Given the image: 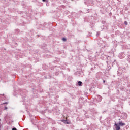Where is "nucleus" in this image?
Segmentation results:
<instances>
[{
  "label": "nucleus",
  "mask_w": 130,
  "mask_h": 130,
  "mask_svg": "<svg viewBox=\"0 0 130 130\" xmlns=\"http://www.w3.org/2000/svg\"><path fill=\"white\" fill-rule=\"evenodd\" d=\"M124 24H125V25H127V22L125 21V22H124Z\"/></svg>",
  "instance_id": "0eeeda50"
},
{
  "label": "nucleus",
  "mask_w": 130,
  "mask_h": 130,
  "mask_svg": "<svg viewBox=\"0 0 130 130\" xmlns=\"http://www.w3.org/2000/svg\"><path fill=\"white\" fill-rule=\"evenodd\" d=\"M118 124L120 126H124V125H125V123H122V122H119Z\"/></svg>",
  "instance_id": "f03ea898"
},
{
  "label": "nucleus",
  "mask_w": 130,
  "mask_h": 130,
  "mask_svg": "<svg viewBox=\"0 0 130 130\" xmlns=\"http://www.w3.org/2000/svg\"><path fill=\"white\" fill-rule=\"evenodd\" d=\"M62 40H63V41H66L67 40V39H66L65 38H63Z\"/></svg>",
  "instance_id": "39448f33"
},
{
  "label": "nucleus",
  "mask_w": 130,
  "mask_h": 130,
  "mask_svg": "<svg viewBox=\"0 0 130 130\" xmlns=\"http://www.w3.org/2000/svg\"><path fill=\"white\" fill-rule=\"evenodd\" d=\"M6 103H4V104H6Z\"/></svg>",
  "instance_id": "f8f14e48"
},
{
  "label": "nucleus",
  "mask_w": 130,
  "mask_h": 130,
  "mask_svg": "<svg viewBox=\"0 0 130 130\" xmlns=\"http://www.w3.org/2000/svg\"><path fill=\"white\" fill-rule=\"evenodd\" d=\"M114 126L115 127V130H120L119 124L115 123Z\"/></svg>",
  "instance_id": "f257e3e1"
},
{
  "label": "nucleus",
  "mask_w": 130,
  "mask_h": 130,
  "mask_svg": "<svg viewBox=\"0 0 130 130\" xmlns=\"http://www.w3.org/2000/svg\"><path fill=\"white\" fill-rule=\"evenodd\" d=\"M45 1H46V0H43V2H45Z\"/></svg>",
  "instance_id": "9d476101"
},
{
  "label": "nucleus",
  "mask_w": 130,
  "mask_h": 130,
  "mask_svg": "<svg viewBox=\"0 0 130 130\" xmlns=\"http://www.w3.org/2000/svg\"><path fill=\"white\" fill-rule=\"evenodd\" d=\"M98 35H100V32H98L96 34V36H98Z\"/></svg>",
  "instance_id": "423d86ee"
},
{
  "label": "nucleus",
  "mask_w": 130,
  "mask_h": 130,
  "mask_svg": "<svg viewBox=\"0 0 130 130\" xmlns=\"http://www.w3.org/2000/svg\"><path fill=\"white\" fill-rule=\"evenodd\" d=\"M78 86H82V82H81V81H79V82H78Z\"/></svg>",
  "instance_id": "20e7f679"
},
{
  "label": "nucleus",
  "mask_w": 130,
  "mask_h": 130,
  "mask_svg": "<svg viewBox=\"0 0 130 130\" xmlns=\"http://www.w3.org/2000/svg\"><path fill=\"white\" fill-rule=\"evenodd\" d=\"M12 130H17V128H12Z\"/></svg>",
  "instance_id": "6e6552de"
},
{
  "label": "nucleus",
  "mask_w": 130,
  "mask_h": 130,
  "mask_svg": "<svg viewBox=\"0 0 130 130\" xmlns=\"http://www.w3.org/2000/svg\"><path fill=\"white\" fill-rule=\"evenodd\" d=\"M0 121H1V119H0ZM0 127H1V124H0Z\"/></svg>",
  "instance_id": "ddd939ff"
},
{
  "label": "nucleus",
  "mask_w": 130,
  "mask_h": 130,
  "mask_svg": "<svg viewBox=\"0 0 130 130\" xmlns=\"http://www.w3.org/2000/svg\"><path fill=\"white\" fill-rule=\"evenodd\" d=\"M63 121L64 123H66V124H70L71 123V122H70V121H67V120H64Z\"/></svg>",
  "instance_id": "7ed1b4c3"
},
{
  "label": "nucleus",
  "mask_w": 130,
  "mask_h": 130,
  "mask_svg": "<svg viewBox=\"0 0 130 130\" xmlns=\"http://www.w3.org/2000/svg\"><path fill=\"white\" fill-rule=\"evenodd\" d=\"M103 82H104V83H105V80H104Z\"/></svg>",
  "instance_id": "9b49d317"
},
{
  "label": "nucleus",
  "mask_w": 130,
  "mask_h": 130,
  "mask_svg": "<svg viewBox=\"0 0 130 130\" xmlns=\"http://www.w3.org/2000/svg\"><path fill=\"white\" fill-rule=\"evenodd\" d=\"M1 114H2V112H1V111H0V115H1Z\"/></svg>",
  "instance_id": "1a4fd4ad"
}]
</instances>
